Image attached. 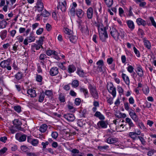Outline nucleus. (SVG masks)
I'll return each instance as SVG.
<instances>
[{
    "label": "nucleus",
    "mask_w": 156,
    "mask_h": 156,
    "mask_svg": "<svg viewBox=\"0 0 156 156\" xmlns=\"http://www.w3.org/2000/svg\"><path fill=\"white\" fill-rule=\"evenodd\" d=\"M98 30L100 39L102 42H105L106 39L108 37L106 27H104L102 24H99L98 26Z\"/></svg>",
    "instance_id": "obj_1"
},
{
    "label": "nucleus",
    "mask_w": 156,
    "mask_h": 156,
    "mask_svg": "<svg viewBox=\"0 0 156 156\" xmlns=\"http://www.w3.org/2000/svg\"><path fill=\"white\" fill-rule=\"evenodd\" d=\"M108 90L109 93L111 94L113 96V98H107V102L110 105H111L113 103V99L115 97L116 95V88L112 84H111L110 85L109 88H108V86H107Z\"/></svg>",
    "instance_id": "obj_2"
},
{
    "label": "nucleus",
    "mask_w": 156,
    "mask_h": 156,
    "mask_svg": "<svg viewBox=\"0 0 156 156\" xmlns=\"http://www.w3.org/2000/svg\"><path fill=\"white\" fill-rule=\"evenodd\" d=\"M88 88L92 96L95 99H98L99 98V94L96 87L91 84H90Z\"/></svg>",
    "instance_id": "obj_3"
},
{
    "label": "nucleus",
    "mask_w": 156,
    "mask_h": 156,
    "mask_svg": "<svg viewBox=\"0 0 156 156\" xmlns=\"http://www.w3.org/2000/svg\"><path fill=\"white\" fill-rule=\"evenodd\" d=\"M10 60L8 59L2 61L0 63V66L3 68H6L8 70H11L12 67L10 66Z\"/></svg>",
    "instance_id": "obj_4"
},
{
    "label": "nucleus",
    "mask_w": 156,
    "mask_h": 156,
    "mask_svg": "<svg viewBox=\"0 0 156 156\" xmlns=\"http://www.w3.org/2000/svg\"><path fill=\"white\" fill-rule=\"evenodd\" d=\"M110 33L115 40H118L119 39V37L120 36V33L118 32L114 27H112L111 28H110Z\"/></svg>",
    "instance_id": "obj_5"
},
{
    "label": "nucleus",
    "mask_w": 156,
    "mask_h": 156,
    "mask_svg": "<svg viewBox=\"0 0 156 156\" xmlns=\"http://www.w3.org/2000/svg\"><path fill=\"white\" fill-rule=\"evenodd\" d=\"M12 122L13 124L15 126V127L18 130L24 132L25 131V129L21 126L22 123L21 121L19 119H15Z\"/></svg>",
    "instance_id": "obj_6"
},
{
    "label": "nucleus",
    "mask_w": 156,
    "mask_h": 156,
    "mask_svg": "<svg viewBox=\"0 0 156 156\" xmlns=\"http://www.w3.org/2000/svg\"><path fill=\"white\" fill-rule=\"evenodd\" d=\"M46 53L48 56H50L51 55L54 56V58L58 60L60 59L58 55V52L49 49L46 51Z\"/></svg>",
    "instance_id": "obj_7"
},
{
    "label": "nucleus",
    "mask_w": 156,
    "mask_h": 156,
    "mask_svg": "<svg viewBox=\"0 0 156 156\" xmlns=\"http://www.w3.org/2000/svg\"><path fill=\"white\" fill-rule=\"evenodd\" d=\"M66 3L65 0H63V2H59V5L57 7L58 9H60L62 11L64 12L66 11Z\"/></svg>",
    "instance_id": "obj_8"
},
{
    "label": "nucleus",
    "mask_w": 156,
    "mask_h": 156,
    "mask_svg": "<svg viewBox=\"0 0 156 156\" xmlns=\"http://www.w3.org/2000/svg\"><path fill=\"white\" fill-rule=\"evenodd\" d=\"M64 117L69 122H73L75 119L74 115L72 114H65L63 115Z\"/></svg>",
    "instance_id": "obj_9"
},
{
    "label": "nucleus",
    "mask_w": 156,
    "mask_h": 156,
    "mask_svg": "<svg viewBox=\"0 0 156 156\" xmlns=\"http://www.w3.org/2000/svg\"><path fill=\"white\" fill-rule=\"evenodd\" d=\"M140 131H138L137 133L133 132H130L129 133L128 135L133 140H135L138 139L139 136L138 135H140Z\"/></svg>",
    "instance_id": "obj_10"
},
{
    "label": "nucleus",
    "mask_w": 156,
    "mask_h": 156,
    "mask_svg": "<svg viewBox=\"0 0 156 156\" xmlns=\"http://www.w3.org/2000/svg\"><path fill=\"white\" fill-rule=\"evenodd\" d=\"M36 8L39 12H41L43 10L44 5L42 0H37Z\"/></svg>",
    "instance_id": "obj_11"
},
{
    "label": "nucleus",
    "mask_w": 156,
    "mask_h": 156,
    "mask_svg": "<svg viewBox=\"0 0 156 156\" xmlns=\"http://www.w3.org/2000/svg\"><path fill=\"white\" fill-rule=\"evenodd\" d=\"M20 134L17 133L16 134L15 137L16 139L20 142H23L25 141L26 139L27 136L25 134H23L20 136Z\"/></svg>",
    "instance_id": "obj_12"
},
{
    "label": "nucleus",
    "mask_w": 156,
    "mask_h": 156,
    "mask_svg": "<svg viewBox=\"0 0 156 156\" xmlns=\"http://www.w3.org/2000/svg\"><path fill=\"white\" fill-rule=\"evenodd\" d=\"M89 25L86 23V27H81L80 29L81 32L82 33L84 34L87 35H89Z\"/></svg>",
    "instance_id": "obj_13"
},
{
    "label": "nucleus",
    "mask_w": 156,
    "mask_h": 156,
    "mask_svg": "<svg viewBox=\"0 0 156 156\" xmlns=\"http://www.w3.org/2000/svg\"><path fill=\"white\" fill-rule=\"evenodd\" d=\"M77 4L75 2H73L72 6L70 9L69 12L71 16H74L75 15L76 10L75 8L76 7Z\"/></svg>",
    "instance_id": "obj_14"
},
{
    "label": "nucleus",
    "mask_w": 156,
    "mask_h": 156,
    "mask_svg": "<svg viewBox=\"0 0 156 156\" xmlns=\"http://www.w3.org/2000/svg\"><path fill=\"white\" fill-rule=\"evenodd\" d=\"M75 14L78 18H81L83 16L84 12L82 9H78L76 10Z\"/></svg>",
    "instance_id": "obj_15"
},
{
    "label": "nucleus",
    "mask_w": 156,
    "mask_h": 156,
    "mask_svg": "<svg viewBox=\"0 0 156 156\" xmlns=\"http://www.w3.org/2000/svg\"><path fill=\"white\" fill-rule=\"evenodd\" d=\"M58 73V69L57 67H52L50 71V74L52 76L56 75Z\"/></svg>",
    "instance_id": "obj_16"
},
{
    "label": "nucleus",
    "mask_w": 156,
    "mask_h": 156,
    "mask_svg": "<svg viewBox=\"0 0 156 156\" xmlns=\"http://www.w3.org/2000/svg\"><path fill=\"white\" fill-rule=\"evenodd\" d=\"M126 23L129 28L131 31L133 30L135 28V25L134 22L131 20H128L126 21Z\"/></svg>",
    "instance_id": "obj_17"
},
{
    "label": "nucleus",
    "mask_w": 156,
    "mask_h": 156,
    "mask_svg": "<svg viewBox=\"0 0 156 156\" xmlns=\"http://www.w3.org/2000/svg\"><path fill=\"white\" fill-rule=\"evenodd\" d=\"M87 14L88 19H92L93 15V9L92 7H90L87 9Z\"/></svg>",
    "instance_id": "obj_18"
},
{
    "label": "nucleus",
    "mask_w": 156,
    "mask_h": 156,
    "mask_svg": "<svg viewBox=\"0 0 156 156\" xmlns=\"http://www.w3.org/2000/svg\"><path fill=\"white\" fill-rule=\"evenodd\" d=\"M27 93L32 98H34L37 96L35 90L32 89H28L27 91Z\"/></svg>",
    "instance_id": "obj_19"
},
{
    "label": "nucleus",
    "mask_w": 156,
    "mask_h": 156,
    "mask_svg": "<svg viewBox=\"0 0 156 156\" xmlns=\"http://www.w3.org/2000/svg\"><path fill=\"white\" fill-rule=\"evenodd\" d=\"M129 115L134 122H139V119L135 113H130Z\"/></svg>",
    "instance_id": "obj_20"
},
{
    "label": "nucleus",
    "mask_w": 156,
    "mask_h": 156,
    "mask_svg": "<svg viewBox=\"0 0 156 156\" xmlns=\"http://www.w3.org/2000/svg\"><path fill=\"white\" fill-rule=\"evenodd\" d=\"M136 22L138 25H141L144 26L146 24V21L140 18L136 20Z\"/></svg>",
    "instance_id": "obj_21"
},
{
    "label": "nucleus",
    "mask_w": 156,
    "mask_h": 156,
    "mask_svg": "<svg viewBox=\"0 0 156 156\" xmlns=\"http://www.w3.org/2000/svg\"><path fill=\"white\" fill-rule=\"evenodd\" d=\"M94 116L99 118L101 120H104L105 119L104 116L101 113L98 111H96L94 114Z\"/></svg>",
    "instance_id": "obj_22"
},
{
    "label": "nucleus",
    "mask_w": 156,
    "mask_h": 156,
    "mask_svg": "<svg viewBox=\"0 0 156 156\" xmlns=\"http://www.w3.org/2000/svg\"><path fill=\"white\" fill-rule=\"evenodd\" d=\"M98 149L100 151H105L109 150V147L108 145L99 146L98 147Z\"/></svg>",
    "instance_id": "obj_23"
},
{
    "label": "nucleus",
    "mask_w": 156,
    "mask_h": 156,
    "mask_svg": "<svg viewBox=\"0 0 156 156\" xmlns=\"http://www.w3.org/2000/svg\"><path fill=\"white\" fill-rule=\"evenodd\" d=\"M44 36H41L39 37L38 40L36 41V43L41 47V48H43L42 46L44 41Z\"/></svg>",
    "instance_id": "obj_24"
},
{
    "label": "nucleus",
    "mask_w": 156,
    "mask_h": 156,
    "mask_svg": "<svg viewBox=\"0 0 156 156\" xmlns=\"http://www.w3.org/2000/svg\"><path fill=\"white\" fill-rule=\"evenodd\" d=\"M118 139L116 138H108L107 139V142L109 144H112L117 142Z\"/></svg>",
    "instance_id": "obj_25"
},
{
    "label": "nucleus",
    "mask_w": 156,
    "mask_h": 156,
    "mask_svg": "<svg viewBox=\"0 0 156 156\" xmlns=\"http://www.w3.org/2000/svg\"><path fill=\"white\" fill-rule=\"evenodd\" d=\"M136 73L137 75L140 77H142L143 75V72L141 67L140 66H138L137 68Z\"/></svg>",
    "instance_id": "obj_26"
},
{
    "label": "nucleus",
    "mask_w": 156,
    "mask_h": 156,
    "mask_svg": "<svg viewBox=\"0 0 156 156\" xmlns=\"http://www.w3.org/2000/svg\"><path fill=\"white\" fill-rule=\"evenodd\" d=\"M70 41L72 43H75L78 38L77 36L76 35H71L69 37Z\"/></svg>",
    "instance_id": "obj_27"
},
{
    "label": "nucleus",
    "mask_w": 156,
    "mask_h": 156,
    "mask_svg": "<svg viewBox=\"0 0 156 156\" xmlns=\"http://www.w3.org/2000/svg\"><path fill=\"white\" fill-rule=\"evenodd\" d=\"M122 78L125 81L127 85H129L130 83V81L129 77L124 73H122Z\"/></svg>",
    "instance_id": "obj_28"
},
{
    "label": "nucleus",
    "mask_w": 156,
    "mask_h": 156,
    "mask_svg": "<svg viewBox=\"0 0 156 156\" xmlns=\"http://www.w3.org/2000/svg\"><path fill=\"white\" fill-rule=\"evenodd\" d=\"M23 74L21 72H19L15 75V78L17 80H20L23 78Z\"/></svg>",
    "instance_id": "obj_29"
},
{
    "label": "nucleus",
    "mask_w": 156,
    "mask_h": 156,
    "mask_svg": "<svg viewBox=\"0 0 156 156\" xmlns=\"http://www.w3.org/2000/svg\"><path fill=\"white\" fill-rule=\"evenodd\" d=\"M97 125L98 126H100L103 128H106L107 127L105 122L103 120L99 121L97 123Z\"/></svg>",
    "instance_id": "obj_30"
},
{
    "label": "nucleus",
    "mask_w": 156,
    "mask_h": 156,
    "mask_svg": "<svg viewBox=\"0 0 156 156\" xmlns=\"http://www.w3.org/2000/svg\"><path fill=\"white\" fill-rule=\"evenodd\" d=\"M48 128L47 125L46 124L42 125L40 127L39 130L42 133L45 132Z\"/></svg>",
    "instance_id": "obj_31"
},
{
    "label": "nucleus",
    "mask_w": 156,
    "mask_h": 156,
    "mask_svg": "<svg viewBox=\"0 0 156 156\" xmlns=\"http://www.w3.org/2000/svg\"><path fill=\"white\" fill-rule=\"evenodd\" d=\"M76 70V68L73 65H70L68 68V72L69 73L74 72Z\"/></svg>",
    "instance_id": "obj_32"
},
{
    "label": "nucleus",
    "mask_w": 156,
    "mask_h": 156,
    "mask_svg": "<svg viewBox=\"0 0 156 156\" xmlns=\"http://www.w3.org/2000/svg\"><path fill=\"white\" fill-rule=\"evenodd\" d=\"M7 32L6 30H4L2 31L0 34V36L2 39L3 40L6 37Z\"/></svg>",
    "instance_id": "obj_33"
},
{
    "label": "nucleus",
    "mask_w": 156,
    "mask_h": 156,
    "mask_svg": "<svg viewBox=\"0 0 156 156\" xmlns=\"http://www.w3.org/2000/svg\"><path fill=\"white\" fill-rule=\"evenodd\" d=\"M32 50L34 52H35L34 50H39L41 47L37 44L34 43L33 44L31 45Z\"/></svg>",
    "instance_id": "obj_34"
},
{
    "label": "nucleus",
    "mask_w": 156,
    "mask_h": 156,
    "mask_svg": "<svg viewBox=\"0 0 156 156\" xmlns=\"http://www.w3.org/2000/svg\"><path fill=\"white\" fill-rule=\"evenodd\" d=\"M113 1V0H104L105 4L108 7H111L112 5Z\"/></svg>",
    "instance_id": "obj_35"
},
{
    "label": "nucleus",
    "mask_w": 156,
    "mask_h": 156,
    "mask_svg": "<svg viewBox=\"0 0 156 156\" xmlns=\"http://www.w3.org/2000/svg\"><path fill=\"white\" fill-rule=\"evenodd\" d=\"M71 84L72 87L74 88H76L79 86V81L77 80H75L73 81Z\"/></svg>",
    "instance_id": "obj_36"
},
{
    "label": "nucleus",
    "mask_w": 156,
    "mask_h": 156,
    "mask_svg": "<svg viewBox=\"0 0 156 156\" xmlns=\"http://www.w3.org/2000/svg\"><path fill=\"white\" fill-rule=\"evenodd\" d=\"M41 14L42 16L44 17H48L50 15L49 12L47 11L45 9H44L43 12Z\"/></svg>",
    "instance_id": "obj_37"
},
{
    "label": "nucleus",
    "mask_w": 156,
    "mask_h": 156,
    "mask_svg": "<svg viewBox=\"0 0 156 156\" xmlns=\"http://www.w3.org/2000/svg\"><path fill=\"white\" fill-rule=\"evenodd\" d=\"M80 92H83L85 95V97H86V96L88 94V92L87 90L84 88L81 87L80 88Z\"/></svg>",
    "instance_id": "obj_38"
},
{
    "label": "nucleus",
    "mask_w": 156,
    "mask_h": 156,
    "mask_svg": "<svg viewBox=\"0 0 156 156\" xmlns=\"http://www.w3.org/2000/svg\"><path fill=\"white\" fill-rule=\"evenodd\" d=\"M7 24L6 21L2 20L0 21V28H3L5 27Z\"/></svg>",
    "instance_id": "obj_39"
},
{
    "label": "nucleus",
    "mask_w": 156,
    "mask_h": 156,
    "mask_svg": "<svg viewBox=\"0 0 156 156\" xmlns=\"http://www.w3.org/2000/svg\"><path fill=\"white\" fill-rule=\"evenodd\" d=\"M59 99L61 102H64L65 101V96L63 94L61 93L59 95Z\"/></svg>",
    "instance_id": "obj_40"
},
{
    "label": "nucleus",
    "mask_w": 156,
    "mask_h": 156,
    "mask_svg": "<svg viewBox=\"0 0 156 156\" xmlns=\"http://www.w3.org/2000/svg\"><path fill=\"white\" fill-rule=\"evenodd\" d=\"M27 37L29 40L28 42L29 43L34 42L35 40V37L32 35H30L29 37Z\"/></svg>",
    "instance_id": "obj_41"
},
{
    "label": "nucleus",
    "mask_w": 156,
    "mask_h": 156,
    "mask_svg": "<svg viewBox=\"0 0 156 156\" xmlns=\"http://www.w3.org/2000/svg\"><path fill=\"white\" fill-rule=\"evenodd\" d=\"M144 93L145 94H147L149 92V89L147 86H145L142 89Z\"/></svg>",
    "instance_id": "obj_42"
},
{
    "label": "nucleus",
    "mask_w": 156,
    "mask_h": 156,
    "mask_svg": "<svg viewBox=\"0 0 156 156\" xmlns=\"http://www.w3.org/2000/svg\"><path fill=\"white\" fill-rule=\"evenodd\" d=\"M14 110L18 113H20L21 111V107L20 106L16 105L14 107Z\"/></svg>",
    "instance_id": "obj_43"
},
{
    "label": "nucleus",
    "mask_w": 156,
    "mask_h": 156,
    "mask_svg": "<svg viewBox=\"0 0 156 156\" xmlns=\"http://www.w3.org/2000/svg\"><path fill=\"white\" fill-rule=\"evenodd\" d=\"M134 52L136 54V56L139 58L140 57V54L139 51L135 47L133 48Z\"/></svg>",
    "instance_id": "obj_44"
},
{
    "label": "nucleus",
    "mask_w": 156,
    "mask_h": 156,
    "mask_svg": "<svg viewBox=\"0 0 156 156\" xmlns=\"http://www.w3.org/2000/svg\"><path fill=\"white\" fill-rule=\"evenodd\" d=\"M44 97L45 95L44 94H41L39 96L38 101L40 102H42L44 101Z\"/></svg>",
    "instance_id": "obj_45"
},
{
    "label": "nucleus",
    "mask_w": 156,
    "mask_h": 156,
    "mask_svg": "<svg viewBox=\"0 0 156 156\" xmlns=\"http://www.w3.org/2000/svg\"><path fill=\"white\" fill-rule=\"evenodd\" d=\"M144 45L148 49H149L151 47L150 43L149 41L147 40L144 41Z\"/></svg>",
    "instance_id": "obj_46"
},
{
    "label": "nucleus",
    "mask_w": 156,
    "mask_h": 156,
    "mask_svg": "<svg viewBox=\"0 0 156 156\" xmlns=\"http://www.w3.org/2000/svg\"><path fill=\"white\" fill-rule=\"evenodd\" d=\"M77 73L81 77H84L85 76L83 70L80 69H77Z\"/></svg>",
    "instance_id": "obj_47"
},
{
    "label": "nucleus",
    "mask_w": 156,
    "mask_h": 156,
    "mask_svg": "<svg viewBox=\"0 0 156 156\" xmlns=\"http://www.w3.org/2000/svg\"><path fill=\"white\" fill-rule=\"evenodd\" d=\"M16 39L18 40V42L20 43L22 42L23 41V37L21 35H19L16 37Z\"/></svg>",
    "instance_id": "obj_48"
},
{
    "label": "nucleus",
    "mask_w": 156,
    "mask_h": 156,
    "mask_svg": "<svg viewBox=\"0 0 156 156\" xmlns=\"http://www.w3.org/2000/svg\"><path fill=\"white\" fill-rule=\"evenodd\" d=\"M42 77L41 75L37 74L36 80L37 81L39 82H41L42 81Z\"/></svg>",
    "instance_id": "obj_49"
},
{
    "label": "nucleus",
    "mask_w": 156,
    "mask_h": 156,
    "mask_svg": "<svg viewBox=\"0 0 156 156\" xmlns=\"http://www.w3.org/2000/svg\"><path fill=\"white\" fill-rule=\"evenodd\" d=\"M45 94L48 97H50L52 94V91L51 90H46L45 92Z\"/></svg>",
    "instance_id": "obj_50"
},
{
    "label": "nucleus",
    "mask_w": 156,
    "mask_h": 156,
    "mask_svg": "<svg viewBox=\"0 0 156 156\" xmlns=\"http://www.w3.org/2000/svg\"><path fill=\"white\" fill-rule=\"evenodd\" d=\"M149 19L152 25L154 26L155 27H156V23L154 20V18L152 17H149Z\"/></svg>",
    "instance_id": "obj_51"
},
{
    "label": "nucleus",
    "mask_w": 156,
    "mask_h": 156,
    "mask_svg": "<svg viewBox=\"0 0 156 156\" xmlns=\"http://www.w3.org/2000/svg\"><path fill=\"white\" fill-rule=\"evenodd\" d=\"M127 69L129 73H131L133 72L134 68L132 66L129 65L127 67Z\"/></svg>",
    "instance_id": "obj_52"
},
{
    "label": "nucleus",
    "mask_w": 156,
    "mask_h": 156,
    "mask_svg": "<svg viewBox=\"0 0 156 156\" xmlns=\"http://www.w3.org/2000/svg\"><path fill=\"white\" fill-rule=\"evenodd\" d=\"M117 89L119 95L121 96L122 94H123V90L122 87H120L119 86H118Z\"/></svg>",
    "instance_id": "obj_53"
},
{
    "label": "nucleus",
    "mask_w": 156,
    "mask_h": 156,
    "mask_svg": "<svg viewBox=\"0 0 156 156\" xmlns=\"http://www.w3.org/2000/svg\"><path fill=\"white\" fill-rule=\"evenodd\" d=\"M132 8L131 6H130L128 12V16H133V14L132 11Z\"/></svg>",
    "instance_id": "obj_54"
},
{
    "label": "nucleus",
    "mask_w": 156,
    "mask_h": 156,
    "mask_svg": "<svg viewBox=\"0 0 156 156\" xmlns=\"http://www.w3.org/2000/svg\"><path fill=\"white\" fill-rule=\"evenodd\" d=\"M38 141L37 139H33L31 143V144L33 146H36L38 144Z\"/></svg>",
    "instance_id": "obj_55"
},
{
    "label": "nucleus",
    "mask_w": 156,
    "mask_h": 156,
    "mask_svg": "<svg viewBox=\"0 0 156 156\" xmlns=\"http://www.w3.org/2000/svg\"><path fill=\"white\" fill-rule=\"evenodd\" d=\"M119 14L120 15V16L121 17L122 16L123 14L124 13V11L122 8L120 7L119 8Z\"/></svg>",
    "instance_id": "obj_56"
},
{
    "label": "nucleus",
    "mask_w": 156,
    "mask_h": 156,
    "mask_svg": "<svg viewBox=\"0 0 156 156\" xmlns=\"http://www.w3.org/2000/svg\"><path fill=\"white\" fill-rule=\"evenodd\" d=\"M124 107L126 110L129 111V105L128 102H126L124 103Z\"/></svg>",
    "instance_id": "obj_57"
},
{
    "label": "nucleus",
    "mask_w": 156,
    "mask_h": 156,
    "mask_svg": "<svg viewBox=\"0 0 156 156\" xmlns=\"http://www.w3.org/2000/svg\"><path fill=\"white\" fill-rule=\"evenodd\" d=\"M63 31L65 34L69 35H70L71 30H70L68 28H64L63 29Z\"/></svg>",
    "instance_id": "obj_58"
},
{
    "label": "nucleus",
    "mask_w": 156,
    "mask_h": 156,
    "mask_svg": "<svg viewBox=\"0 0 156 156\" xmlns=\"http://www.w3.org/2000/svg\"><path fill=\"white\" fill-rule=\"evenodd\" d=\"M12 67L15 70H17L19 68L17 66V63L15 62H14L12 64Z\"/></svg>",
    "instance_id": "obj_59"
},
{
    "label": "nucleus",
    "mask_w": 156,
    "mask_h": 156,
    "mask_svg": "<svg viewBox=\"0 0 156 156\" xmlns=\"http://www.w3.org/2000/svg\"><path fill=\"white\" fill-rule=\"evenodd\" d=\"M47 58V56L45 54H41L39 57V59L41 60H44V59Z\"/></svg>",
    "instance_id": "obj_60"
},
{
    "label": "nucleus",
    "mask_w": 156,
    "mask_h": 156,
    "mask_svg": "<svg viewBox=\"0 0 156 156\" xmlns=\"http://www.w3.org/2000/svg\"><path fill=\"white\" fill-rule=\"evenodd\" d=\"M44 29L43 28H39L36 31V34L37 35L41 34L43 32Z\"/></svg>",
    "instance_id": "obj_61"
},
{
    "label": "nucleus",
    "mask_w": 156,
    "mask_h": 156,
    "mask_svg": "<svg viewBox=\"0 0 156 156\" xmlns=\"http://www.w3.org/2000/svg\"><path fill=\"white\" fill-rule=\"evenodd\" d=\"M96 64L98 65V66H104V63L103 60H101L98 61L96 63Z\"/></svg>",
    "instance_id": "obj_62"
},
{
    "label": "nucleus",
    "mask_w": 156,
    "mask_h": 156,
    "mask_svg": "<svg viewBox=\"0 0 156 156\" xmlns=\"http://www.w3.org/2000/svg\"><path fill=\"white\" fill-rule=\"evenodd\" d=\"M81 102V100L79 98H76L75 100V103L76 105H80Z\"/></svg>",
    "instance_id": "obj_63"
},
{
    "label": "nucleus",
    "mask_w": 156,
    "mask_h": 156,
    "mask_svg": "<svg viewBox=\"0 0 156 156\" xmlns=\"http://www.w3.org/2000/svg\"><path fill=\"white\" fill-rule=\"evenodd\" d=\"M7 148L6 147H4L3 148L0 150V154H3L5 153L7 151Z\"/></svg>",
    "instance_id": "obj_64"
}]
</instances>
